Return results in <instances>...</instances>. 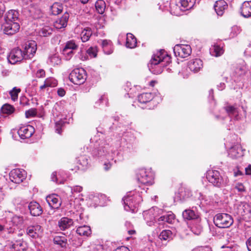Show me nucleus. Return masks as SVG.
<instances>
[{
	"label": "nucleus",
	"mask_w": 251,
	"mask_h": 251,
	"mask_svg": "<svg viewBox=\"0 0 251 251\" xmlns=\"http://www.w3.org/2000/svg\"><path fill=\"white\" fill-rule=\"evenodd\" d=\"M45 71L43 69H39L35 73V76L38 78H43L45 76Z\"/></svg>",
	"instance_id": "56"
},
{
	"label": "nucleus",
	"mask_w": 251,
	"mask_h": 251,
	"mask_svg": "<svg viewBox=\"0 0 251 251\" xmlns=\"http://www.w3.org/2000/svg\"><path fill=\"white\" fill-rule=\"evenodd\" d=\"M20 92L21 89L20 88H17L16 87H14L12 90L9 92L11 99L13 101H15L18 99V94Z\"/></svg>",
	"instance_id": "49"
},
{
	"label": "nucleus",
	"mask_w": 251,
	"mask_h": 251,
	"mask_svg": "<svg viewBox=\"0 0 251 251\" xmlns=\"http://www.w3.org/2000/svg\"><path fill=\"white\" fill-rule=\"evenodd\" d=\"M112 42L110 40H104L102 41L101 46L105 54H110L112 53V50L110 49L107 50V47L110 48Z\"/></svg>",
	"instance_id": "42"
},
{
	"label": "nucleus",
	"mask_w": 251,
	"mask_h": 251,
	"mask_svg": "<svg viewBox=\"0 0 251 251\" xmlns=\"http://www.w3.org/2000/svg\"><path fill=\"white\" fill-rule=\"evenodd\" d=\"M240 33V29L237 26H233L231 29V32L229 35L230 38H233L237 36Z\"/></svg>",
	"instance_id": "55"
},
{
	"label": "nucleus",
	"mask_w": 251,
	"mask_h": 251,
	"mask_svg": "<svg viewBox=\"0 0 251 251\" xmlns=\"http://www.w3.org/2000/svg\"><path fill=\"white\" fill-rule=\"evenodd\" d=\"M97 52L98 49L96 47H91L87 50V53L91 57H96L97 55Z\"/></svg>",
	"instance_id": "52"
},
{
	"label": "nucleus",
	"mask_w": 251,
	"mask_h": 251,
	"mask_svg": "<svg viewBox=\"0 0 251 251\" xmlns=\"http://www.w3.org/2000/svg\"><path fill=\"white\" fill-rule=\"evenodd\" d=\"M214 225L219 228H228L233 223V219L231 216L225 213L216 214L213 218Z\"/></svg>",
	"instance_id": "5"
},
{
	"label": "nucleus",
	"mask_w": 251,
	"mask_h": 251,
	"mask_svg": "<svg viewBox=\"0 0 251 251\" xmlns=\"http://www.w3.org/2000/svg\"><path fill=\"white\" fill-rule=\"evenodd\" d=\"M76 233L80 236H88L91 234L90 226H80L77 227Z\"/></svg>",
	"instance_id": "36"
},
{
	"label": "nucleus",
	"mask_w": 251,
	"mask_h": 251,
	"mask_svg": "<svg viewBox=\"0 0 251 251\" xmlns=\"http://www.w3.org/2000/svg\"><path fill=\"white\" fill-rule=\"evenodd\" d=\"M78 48V46L76 45L75 41L71 40L68 41L62 50V54L66 60H70L74 55L75 51Z\"/></svg>",
	"instance_id": "11"
},
{
	"label": "nucleus",
	"mask_w": 251,
	"mask_h": 251,
	"mask_svg": "<svg viewBox=\"0 0 251 251\" xmlns=\"http://www.w3.org/2000/svg\"><path fill=\"white\" fill-rule=\"evenodd\" d=\"M19 12L15 10H10L5 15L4 21L7 22H20Z\"/></svg>",
	"instance_id": "23"
},
{
	"label": "nucleus",
	"mask_w": 251,
	"mask_h": 251,
	"mask_svg": "<svg viewBox=\"0 0 251 251\" xmlns=\"http://www.w3.org/2000/svg\"><path fill=\"white\" fill-rule=\"evenodd\" d=\"M30 214L33 216H39L43 213V209L39 203L31 201L28 205Z\"/></svg>",
	"instance_id": "19"
},
{
	"label": "nucleus",
	"mask_w": 251,
	"mask_h": 251,
	"mask_svg": "<svg viewBox=\"0 0 251 251\" xmlns=\"http://www.w3.org/2000/svg\"><path fill=\"white\" fill-rule=\"evenodd\" d=\"M87 78L86 71L82 68L74 69L69 75V79L76 85H81L85 82Z\"/></svg>",
	"instance_id": "7"
},
{
	"label": "nucleus",
	"mask_w": 251,
	"mask_h": 251,
	"mask_svg": "<svg viewBox=\"0 0 251 251\" xmlns=\"http://www.w3.org/2000/svg\"><path fill=\"white\" fill-rule=\"evenodd\" d=\"M124 208L126 211L134 212L137 205L143 201L139 193L131 191L127 193L126 196L123 199Z\"/></svg>",
	"instance_id": "4"
},
{
	"label": "nucleus",
	"mask_w": 251,
	"mask_h": 251,
	"mask_svg": "<svg viewBox=\"0 0 251 251\" xmlns=\"http://www.w3.org/2000/svg\"><path fill=\"white\" fill-rule=\"evenodd\" d=\"M57 94L60 97H63L66 94L65 90L62 88H59L57 90Z\"/></svg>",
	"instance_id": "60"
},
{
	"label": "nucleus",
	"mask_w": 251,
	"mask_h": 251,
	"mask_svg": "<svg viewBox=\"0 0 251 251\" xmlns=\"http://www.w3.org/2000/svg\"><path fill=\"white\" fill-rule=\"evenodd\" d=\"M36 46L34 41H27L23 45L22 51L24 59H30L34 56L37 50Z\"/></svg>",
	"instance_id": "8"
},
{
	"label": "nucleus",
	"mask_w": 251,
	"mask_h": 251,
	"mask_svg": "<svg viewBox=\"0 0 251 251\" xmlns=\"http://www.w3.org/2000/svg\"><path fill=\"white\" fill-rule=\"evenodd\" d=\"M5 230L9 233H14L15 232V228L11 226H9L8 224L3 226L0 224V232Z\"/></svg>",
	"instance_id": "50"
},
{
	"label": "nucleus",
	"mask_w": 251,
	"mask_h": 251,
	"mask_svg": "<svg viewBox=\"0 0 251 251\" xmlns=\"http://www.w3.org/2000/svg\"><path fill=\"white\" fill-rule=\"evenodd\" d=\"M37 111L36 109L31 108L25 111V115L27 118L33 117L36 116Z\"/></svg>",
	"instance_id": "54"
},
{
	"label": "nucleus",
	"mask_w": 251,
	"mask_h": 251,
	"mask_svg": "<svg viewBox=\"0 0 251 251\" xmlns=\"http://www.w3.org/2000/svg\"><path fill=\"white\" fill-rule=\"evenodd\" d=\"M154 98V95L151 93H144L141 94L138 97L139 102L146 103L151 101Z\"/></svg>",
	"instance_id": "32"
},
{
	"label": "nucleus",
	"mask_w": 251,
	"mask_h": 251,
	"mask_svg": "<svg viewBox=\"0 0 251 251\" xmlns=\"http://www.w3.org/2000/svg\"><path fill=\"white\" fill-rule=\"evenodd\" d=\"M243 155V150L239 145H236L230 148L228 156L233 159L237 158Z\"/></svg>",
	"instance_id": "20"
},
{
	"label": "nucleus",
	"mask_w": 251,
	"mask_h": 251,
	"mask_svg": "<svg viewBox=\"0 0 251 251\" xmlns=\"http://www.w3.org/2000/svg\"><path fill=\"white\" fill-rule=\"evenodd\" d=\"M227 6L226 2L224 0H220L216 1L214 8L217 15L222 16Z\"/></svg>",
	"instance_id": "27"
},
{
	"label": "nucleus",
	"mask_w": 251,
	"mask_h": 251,
	"mask_svg": "<svg viewBox=\"0 0 251 251\" xmlns=\"http://www.w3.org/2000/svg\"><path fill=\"white\" fill-rule=\"evenodd\" d=\"M34 132L32 126L25 125L21 126L18 130V134L21 139H26L30 137Z\"/></svg>",
	"instance_id": "17"
},
{
	"label": "nucleus",
	"mask_w": 251,
	"mask_h": 251,
	"mask_svg": "<svg viewBox=\"0 0 251 251\" xmlns=\"http://www.w3.org/2000/svg\"><path fill=\"white\" fill-rule=\"evenodd\" d=\"M52 30L49 26H45L42 28L39 32L40 36L47 37L51 34Z\"/></svg>",
	"instance_id": "46"
},
{
	"label": "nucleus",
	"mask_w": 251,
	"mask_h": 251,
	"mask_svg": "<svg viewBox=\"0 0 251 251\" xmlns=\"http://www.w3.org/2000/svg\"><path fill=\"white\" fill-rule=\"evenodd\" d=\"M137 41L135 36L130 33L126 34V47L130 49L135 48L136 46Z\"/></svg>",
	"instance_id": "34"
},
{
	"label": "nucleus",
	"mask_w": 251,
	"mask_h": 251,
	"mask_svg": "<svg viewBox=\"0 0 251 251\" xmlns=\"http://www.w3.org/2000/svg\"><path fill=\"white\" fill-rule=\"evenodd\" d=\"M206 179L209 183L218 188L225 187L229 182L227 176L223 175L219 171L214 170H210L207 172Z\"/></svg>",
	"instance_id": "2"
},
{
	"label": "nucleus",
	"mask_w": 251,
	"mask_h": 251,
	"mask_svg": "<svg viewBox=\"0 0 251 251\" xmlns=\"http://www.w3.org/2000/svg\"><path fill=\"white\" fill-rule=\"evenodd\" d=\"M6 247L10 249V251H25L26 246L23 241H16L15 243L11 242L9 245H6Z\"/></svg>",
	"instance_id": "22"
},
{
	"label": "nucleus",
	"mask_w": 251,
	"mask_h": 251,
	"mask_svg": "<svg viewBox=\"0 0 251 251\" xmlns=\"http://www.w3.org/2000/svg\"><path fill=\"white\" fill-rule=\"evenodd\" d=\"M138 181L141 183L150 185L153 183V176L152 173L145 169H140L137 173Z\"/></svg>",
	"instance_id": "9"
},
{
	"label": "nucleus",
	"mask_w": 251,
	"mask_h": 251,
	"mask_svg": "<svg viewBox=\"0 0 251 251\" xmlns=\"http://www.w3.org/2000/svg\"><path fill=\"white\" fill-rule=\"evenodd\" d=\"M174 235L170 230H163L159 235V238L162 241H170L173 238Z\"/></svg>",
	"instance_id": "37"
},
{
	"label": "nucleus",
	"mask_w": 251,
	"mask_h": 251,
	"mask_svg": "<svg viewBox=\"0 0 251 251\" xmlns=\"http://www.w3.org/2000/svg\"><path fill=\"white\" fill-rule=\"evenodd\" d=\"M174 52L176 57L185 58L191 53V48L187 45H176L174 47Z\"/></svg>",
	"instance_id": "12"
},
{
	"label": "nucleus",
	"mask_w": 251,
	"mask_h": 251,
	"mask_svg": "<svg viewBox=\"0 0 251 251\" xmlns=\"http://www.w3.org/2000/svg\"><path fill=\"white\" fill-rule=\"evenodd\" d=\"M26 173L23 169H16L12 170L9 174V178L15 183L19 184L26 178Z\"/></svg>",
	"instance_id": "13"
},
{
	"label": "nucleus",
	"mask_w": 251,
	"mask_h": 251,
	"mask_svg": "<svg viewBox=\"0 0 251 251\" xmlns=\"http://www.w3.org/2000/svg\"><path fill=\"white\" fill-rule=\"evenodd\" d=\"M108 161H105L103 164L104 165V169L105 171H108L110 169L113 164V160H111V161H109V160H108Z\"/></svg>",
	"instance_id": "58"
},
{
	"label": "nucleus",
	"mask_w": 251,
	"mask_h": 251,
	"mask_svg": "<svg viewBox=\"0 0 251 251\" xmlns=\"http://www.w3.org/2000/svg\"><path fill=\"white\" fill-rule=\"evenodd\" d=\"M235 189L239 192H244L246 191L245 186L241 183H237L235 186Z\"/></svg>",
	"instance_id": "57"
},
{
	"label": "nucleus",
	"mask_w": 251,
	"mask_h": 251,
	"mask_svg": "<svg viewBox=\"0 0 251 251\" xmlns=\"http://www.w3.org/2000/svg\"><path fill=\"white\" fill-rule=\"evenodd\" d=\"M51 179L52 181L55 182L58 184H64L66 181V179L62 178L61 175L59 174L57 176L56 172H53L51 175Z\"/></svg>",
	"instance_id": "44"
},
{
	"label": "nucleus",
	"mask_w": 251,
	"mask_h": 251,
	"mask_svg": "<svg viewBox=\"0 0 251 251\" xmlns=\"http://www.w3.org/2000/svg\"><path fill=\"white\" fill-rule=\"evenodd\" d=\"M50 61L52 65H58L61 64V60L59 55L57 54H54L51 56L49 58Z\"/></svg>",
	"instance_id": "47"
},
{
	"label": "nucleus",
	"mask_w": 251,
	"mask_h": 251,
	"mask_svg": "<svg viewBox=\"0 0 251 251\" xmlns=\"http://www.w3.org/2000/svg\"><path fill=\"white\" fill-rule=\"evenodd\" d=\"M53 242L62 248L66 247L67 245V239L64 237L56 236L53 239Z\"/></svg>",
	"instance_id": "43"
},
{
	"label": "nucleus",
	"mask_w": 251,
	"mask_h": 251,
	"mask_svg": "<svg viewBox=\"0 0 251 251\" xmlns=\"http://www.w3.org/2000/svg\"><path fill=\"white\" fill-rule=\"evenodd\" d=\"M28 11L30 16L34 19H38L42 16L41 10L37 5H31Z\"/></svg>",
	"instance_id": "31"
},
{
	"label": "nucleus",
	"mask_w": 251,
	"mask_h": 251,
	"mask_svg": "<svg viewBox=\"0 0 251 251\" xmlns=\"http://www.w3.org/2000/svg\"><path fill=\"white\" fill-rule=\"evenodd\" d=\"M246 244L249 251H251V237L248 239Z\"/></svg>",
	"instance_id": "62"
},
{
	"label": "nucleus",
	"mask_w": 251,
	"mask_h": 251,
	"mask_svg": "<svg viewBox=\"0 0 251 251\" xmlns=\"http://www.w3.org/2000/svg\"><path fill=\"white\" fill-rule=\"evenodd\" d=\"M180 199L182 201L185 200L187 198L191 196L192 194L191 192L188 190L181 189L179 193Z\"/></svg>",
	"instance_id": "48"
},
{
	"label": "nucleus",
	"mask_w": 251,
	"mask_h": 251,
	"mask_svg": "<svg viewBox=\"0 0 251 251\" xmlns=\"http://www.w3.org/2000/svg\"><path fill=\"white\" fill-rule=\"evenodd\" d=\"M63 9L62 5L58 2L54 3L50 7V11L53 15H57L60 14Z\"/></svg>",
	"instance_id": "39"
},
{
	"label": "nucleus",
	"mask_w": 251,
	"mask_h": 251,
	"mask_svg": "<svg viewBox=\"0 0 251 251\" xmlns=\"http://www.w3.org/2000/svg\"><path fill=\"white\" fill-rule=\"evenodd\" d=\"M69 18V15L65 13L62 17L58 19L54 23V26L56 28L61 29L66 26Z\"/></svg>",
	"instance_id": "28"
},
{
	"label": "nucleus",
	"mask_w": 251,
	"mask_h": 251,
	"mask_svg": "<svg viewBox=\"0 0 251 251\" xmlns=\"http://www.w3.org/2000/svg\"><path fill=\"white\" fill-rule=\"evenodd\" d=\"M73 224V220L68 217H62L58 222V226L61 230L69 228Z\"/></svg>",
	"instance_id": "21"
},
{
	"label": "nucleus",
	"mask_w": 251,
	"mask_h": 251,
	"mask_svg": "<svg viewBox=\"0 0 251 251\" xmlns=\"http://www.w3.org/2000/svg\"><path fill=\"white\" fill-rule=\"evenodd\" d=\"M241 14L246 18L251 17V1H246L243 3L241 7Z\"/></svg>",
	"instance_id": "25"
},
{
	"label": "nucleus",
	"mask_w": 251,
	"mask_h": 251,
	"mask_svg": "<svg viewBox=\"0 0 251 251\" xmlns=\"http://www.w3.org/2000/svg\"><path fill=\"white\" fill-rule=\"evenodd\" d=\"M26 234L32 238H35L42 232V227L39 225L31 226L26 228Z\"/></svg>",
	"instance_id": "26"
},
{
	"label": "nucleus",
	"mask_w": 251,
	"mask_h": 251,
	"mask_svg": "<svg viewBox=\"0 0 251 251\" xmlns=\"http://www.w3.org/2000/svg\"><path fill=\"white\" fill-rule=\"evenodd\" d=\"M24 221V219L23 216L14 215L12 217L8 224L9 226H11L15 229V227L21 226L23 224Z\"/></svg>",
	"instance_id": "30"
},
{
	"label": "nucleus",
	"mask_w": 251,
	"mask_h": 251,
	"mask_svg": "<svg viewBox=\"0 0 251 251\" xmlns=\"http://www.w3.org/2000/svg\"><path fill=\"white\" fill-rule=\"evenodd\" d=\"M45 81L49 87H54L57 85V80L53 77H48Z\"/></svg>",
	"instance_id": "51"
},
{
	"label": "nucleus",
	"mask_w": 251,
	"mask_h": 251,
	"mask_svg": "<svg viewBox=\"0 0 251 251\" xmlns=\"http://www.w3.org/2000/svg\"><path fill=\"white\" fill-rule=\"evenodd\" d=\"M245 171L246 175H251V165H249L247 168H246Z\"/></svg>",
	"instance_id": "63"
},
{
	"label": "nucleus",
	"mask_w": 251,
	"mask_h": 251,
	"mask_svg": "<svg viewBox=\"0 0 251 251\" xmlns=\"http://www.w3.org/2000/svg\"><path fill=\"white\" fill-rule=\"evenodd\" d=\"M14 110V107L12 105L7 103L4 104L1 108V112L6 114H11Z\"/></svg>",
	"instance_id": "45"
},
{
	"label": "nucleus",
	"mask_w": 251,
	"mask_h": 251,
	"mask_svg": "<svg viewBox=\"0 0 251 251\" xmlns=\"http://www.w3.org/2000/svg\"><path fill=\"white\" fill-rule=\"evenodd\" d=\"M171 62V57L164 50H161L154 54L148 64L150 70L154 74L162 72L163 68Z\"/></svg>",
	"instance_id": "1"
},
{
	"label": "nucleus",
	"mask_w": 251,
	"mask_h": 251,
	"mask_svg": "<svg viewBox=\"0 0 251 251\" xmlns=\"http://www.w3.org/2000/svg\"><path fill=\"white\" fill-rule=\"evenodd\" d=\"M210 52L212 56L218 57L223 54L224 50L223 47L218 44H215L210 48Z\"/></svg>",
	"instance_id": "35"
},
{
	"label": "nucleus",
	"mask_w": 251,
	"mask_h": 251,
	"mask_svg": "<svg viewBox=\"0 0 251 251\" xmlns=\"http://www.w3.org/2000/svg\"><path fill=\"white\" fill-rule=\"evenodd\" d=\"M109 147L108 144L106 143L105 141L102 142L98 148L93 151V156L99 159H102L105 157L108 160H113V152L111 151L110 153L108 151Z\"/></svg>",
	"instance_id": "6"
},
{
	"label": "nucleus",
	"mask_w": 251,
	"mask_h": 251,
	"mask_svg": "<svg viewBox=\"0 0 251 251\" xmlns=\"http://www.w3.org/2000/svg\"><path fill=\"white\" fill-rule=\"evenodd\" d=\"M46 199L49 206L52 208L58 209L61 206V199L59 196L56 194L50 195L46 197Z\"/></svg>",
	"instance_id": "18"
},
{
	"label": "nucleus",
	"mask_w": 251,
	"mask_h": 251,
	"mask_svg": "<svg viewBox=\"0 0 251 251\" xmlns=\"http://www.w3.org/2000/svg\"><path fill=\"white\" fill-rule=\"evenodd\" d=\"M7 59L11 64H15L24 59L22 50L18 48L13 49L8 55Z\"/></svg>",
	"instance_id": "16"
},
{
	"label": "nucleus",
	"mask_w": 251,
	"mask_h": 251,
	"mask_svg": "<svg viewBox=\"0 0 251 251\" xmlns=\"http://www.w3.org/2000/svg\"><path fill=\"white\" fill-rule=\"evenodd\" d=\"M182 215L185 221L196 220L199 222L201 221L199 213L196 210V207L185 209L183 211Z\"/></svg>",
	"instance_id": "15"
},
{
	"label": "nucleus",
	"mask_w": 251,
	"mask_h": 251,
	"mask_svg": "<svg viewBox=\"0 0 251 251\" xmlns=\"http://www.w3.org/2000/svg\"><path fill=\"white\" fill-rule=\"evenodd\" d=\"M196 3V0H171L170 11L171 14L179 15L180 11H185L192 8Z\"/></svg>",
	"instance_id": "3"
},
{
	"label": "nucleus",
	"mask_w": 251,
	"mask_h": 251,
	"mask_svg": "<svg viewBox=\"0 0 251 251\" xmlns=\"http://www.w3.org/2000/svg\"><path fill=\"white\" fill-rule=\"evenodd\" d=\"M95 7L98 12L100 14L104 13L105 8V3L103 0H98L95 3Z\"/></svg>",
	"instance_id": "41"
},
{
	"label": "nucleus",
	"mask_w": 251,
	"mask_h": 251,
	"mask_svg": "<svg viewBox=\"0 0 251 251\" xmlns=\"http://www.w3.org/2000/svg\"><path fill=\"white\" fill-rule=\"evenodd\" d=\"M82 190V187L80 186H75L73 188H71V192H80Z\"/></svg>",
	"instance_id": "59"
},
{
	"label": "nucleus",
	"mask_w": 251,
	"mask_h": 251,
	"mask_svg": "<svg viewBox=\"0 0 251 251\" xmlns=\"http://www.w3.org/2000/svg\"><path fill=\"white\" fill-rule=\"evenodd\" d=\"M188 66L191 71L197 73L202 68V61L199 58L191 60L189 62Z\"/></svg>",
	"instance_id": "24"
},
{
	"label": "nucleus",
	"mask_w": 251,
	"mask_h": 251,
	"mask_svg": "<svg viewBox=\"0 0 251 251\" xmlns=\"http://www.w3.org/2000/svg\"><path fill=\"white\" fill-rule=\"evenodd\" d=\"M115 251H130L126 247L121 246L116 249Z\"/></svg>",
	"instance_id": "61"
},
{
	"label": "nucleus",
	"mask_w": 251,
	"mask_h": 251,
	"mask_svg": "<svg viewBox=\"0 0 251 251\" xmlns=\"http://www.w3.org/2000/svg\"><path fill=\"white\" fill-rule=\"evenodd\" d=\"M192 251H211L209 249H208L207 248H201L199 249L195 250Z\"/></svg>",
	"instance_id": "64"
},
{
	"label": "nucleus",
	"mask_w": 251,
	"mask_h": 251,
	"mask_svg": "<svg viewBox=\"0 0 251 251\" xmlns=\"http://www.w3.org/2000/svg\"><path fill=\"white\" fill-rule=\"evenodd\" d=\"M248 71V68L246 64L243 61L241 63L238 65L235 69V73L238 76H243L246 74Z\"/></svg>",
	"instance_id": "33"
},
{
	"label": "nucleus",
	"mask_w": 251,
	"mask_h": 251,
	"mask_svg": "<svg viewBox=\"0 0 251 251\" xmlns=\"http://www.w3.org/2000/svg\"><path fill=\"white\" fill-rule=\"evenodd\" d=\"M175 220V215L173 213H170L163 215L159 218V221H163L169 224L172 223Z\"/></svg>",
	"instance_id": "40"
},
{
	"label": "nucleus",
	"mask_w": 251,
	"mask_h": 251,
	"mask_svg": "<svg viewBox=\"0 0 251 251\" xmlns=\"http://www.w3.org/2000/svg\"><path fill=\"white\" fill-rule=\"evenodd\" d=\"M160 211L158 207H152L148 210L144 211V220L148 226H151L154 224L155 218L158 216Z\"/></svg>",
	"instance_id": "10"
},
{
	"label": "nucleus",
	"mask_w": 251,
	"mask_h": 251,
	"mask_svg": "<svg viewBox=\"0 0 251 251\" xmlns=\"http://www.w3.org/2000/svg\"><path fill=\"white\" fill-rule=\"evenodd\" d=\"M20 25L19 23L4 22L2 25L4 33L7 35H13L18 32Z\"/></svg>",
	"instance_id": "14"
},
{
	"label": "nucleus",
	"mask_w": 251,
	"mask_h": 251,
	"mask_svg": "<svg viewBox=\"0 0 251 251\" xmlns=\"http://www.w3.org/2000/svg\"><path fill=\"white\" fill-rule=\"evenodd\" d=\"M64 124V122L62 120H60L55 123V131L57 133H58V134L61 133L62 127L63 126Z\"/></svg>",
	"instance_id": "53"
},
{
	"label": "nucleus",
	"mask_w": 251,
	"mask_h": 251,
	"mask_svg": "<svg viewBox=\"0 0 251 251\" xmlns=\"http://www.w3.org/2000/svg\"><path fill=\"white\" fill-rule=\"evenodd\" d=\"M92 34L91 28L88 27L85 28L81 33V39L83 42L87 41Z\"/></svg>",
	"instance_id": "38"
},
{
	"label": "nucleus",
	"mask_w": 251,
	"mask_h": 251,
	"mask_svg": "<svg viewBox=\"0 0 251 251\" xmlns=\"http://www.w3.org/2000/svg\"><path fill=\"white\" fill-rule=\"evenodd\" d=\"M224 109L229 117H230L231 118H234L237 120L239 114L237 107L233 105H227L224 107Z\"/></svg>",
	"instance_id": "29"
}]
</instances>
